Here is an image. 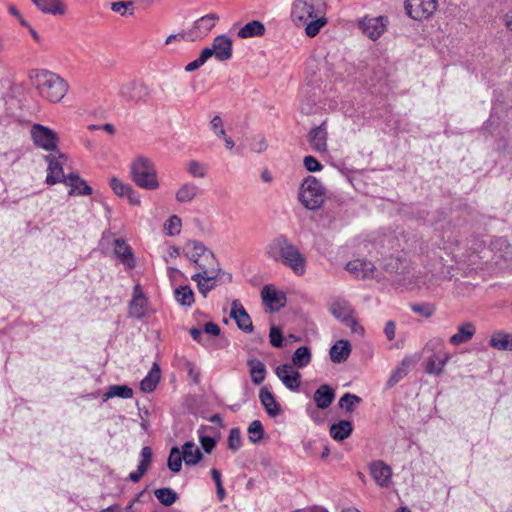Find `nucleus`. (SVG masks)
<instances>
[{
	"label": "nucleus",
	"instance_id": "nucleus-1",
	"mask_svg": "<svg viewBox=\"0 0 512 512\" xmlns=\"http://www.w3.org/2000/svg\"><path fill=\"white\" fill-rule=\"evenodd\" d=\"M324 0H295L291 16L297 25H305L307 36L314 37L326 25Z\"/></svg>",
	"mask_w": 512,
	"mask_h": 512
},
{
	"label": "nucleus",
	"instance_id": "nucleus-2",
	"mask_svg": "<svg viewBox=\"0 0 512 512\" xmlns=\"http://www.w3.org/2000/svg\"><path fill=\"white\" fill-rule=\"evenodd\" d=\"M268 258L289 267L296 275L301 276L306 271V258L285 235H278L266 246Z\"/></svg>",
	"mask_w": 512,
	"mask_h": 512
},
{
	"label": "nucleus",
	"instance_id": "nucleus-3",
	"mask_svg": "<svg viewBox=\"0 0 512 512\" xmlns=\"http://www.w3.org/2000/svg\"><path fill=\"white\" fill-rule=\"evenodd\" d=\"M29 80L38 94L52 103L60 102L68 91L67 82L49 70L32 69L29 72Z\"/></svg>",
	"mask_w": 512,
	"mask_h": 512
},
{
	"label": "nucleus",
	"instance_id": "nucleus-4",
	"mask_svg": "<svg viewBox=\"0 0 512 512\" xmlns=\"http://www.w3.org/2000/svg\"><path fill=\"white\" fill-rule=\"evenodd\" d=\"M130 172L137 186L146 190H155L159 187L155 165L150 159L144 156L136 157L131 163Z\"/></svg>",
	"mask_w": 512,
	"mask_h": 512
},
{
	"label": "nucleus",
	"instance_id": "nucleus-5",
	"mask_svg": "<svg viewBox=\"0 0 512 512\" xmlns=\"http://www.w3.org/2000/svg\"><path fill=\"white\" fill-rule=\"evenodd\" d=\"M326 189L314 176H307L299 188L298 199L308 210H317L324 203Z\"/></svg>",
	"mask_w": 512,
	"mask_h": 512
},
{
	"label": "nucleus",
	"instance_id": "nucleus-6",
	"mask_svg": "<svg viewBox=\"0 0 512 512\" xmlns=\"http://www.w3.org/2000/svg\"><path fill=\"white\" fill-rule=\"evenodd\" d=\"M183 253L200 271L207 270L208 265L216 262L214 254L199 241H188L183 247Z\"/></svg>",
	"mask_w": 512,
	"mask_h": 512
},
{
	"label": "nucleus",
	"instance_id": "nucleus-7",
	"mask_svg": "<svg viewBox=\"0 0 512 512\" xmlns=\"http://www.w3.org/2000/svg\"><path fill=\"white\" fill-rule=\"evenodd\" d=\"M219 20V16L216 13H209L198 18L192 25V27L180 34L182 39L189 41H196L206 37L209 32L215 27L216 22Z\"/></svg>",
	"mask_w": 512,
	"mask_h": 512
},
{
	"label": "nucleus",
	"instance_id": "nucleus-8",
	"mask_svg": "<svg viewBox=\"0 0 512 512\" xmlns=\"http://www.w3.org/2000/svg\"><path fill=\"white\" fill-rule=\"evenodd\" d=\"M151 94L150 88L143 82L131 80L120 86L118 95L125 102H145Z\"/></svg>",
	"mask_w": 512,
	"mask_h": 512
},
{
	"label": "nucleus",
	"instance_id": "nucleus-9",
	"mask_svg": "<svg viewBox=\"0 0 512 512\" xmlns=\"http://www.w3.org/2000/svg\"><path fill=\"white\" fill-rule=\"evenodd\" d=\"M31 137L37 147L46 151H55L58 147V135L50 128L41 124H34L32 126Z\"/></svg>",
	"mask_w": 512,
	"mask_h": 512
},
{
	"label": "nucleus",
	"instance_id": "nucleus-10",
	"mask_svg": "<svg viewBox=\"0 0 512 512\" xmlns=\"http://www.w3.org/2000/svg\"><path fill=\"white\" fill-rule=\"evenodd\" d=\"M404 7L412 19H427L436 11L437 0H405Z\"/></svg>",
	"mask_w": 512,
	"mask_h": 512
},
{
	"label": "nucleus",
	"instance_id": "nucleus-11",
	"mask_svg": "<svg viewBox=\"0 0 512 512\" xmlns=\"http://www.w3.org/2000/svg\"><path fill=\"white\" fill-rule=\"evenodd\" d=\"M45 161L48 163L46 182L50 185L58 182L64 183V179L67 177L63 172L65 156L63 154L58 156L50 154L45 156Z\"/></svg>",
	"mask_w": 512,
	"mask_h": 512
},
{
	"label": "nucleus",
	"instance_id": "nucleus-12",
	"mask_svg": "<svg viewBox=\"0 0 512 512\" xmlns=\"http://www.w3.org/2000/svg\"><path fill=\"white\" fill-rule=\"evenodd\" d=\"M388 20L386 17H364L359 21L362 32L370 39H378L386 30Z\"/></svg>",
	"mask_w": 512,
	"mask_h": 512
},
{
	"label": "nucleus",
	"instance_id": "nucleus-13",
	"mask_svg": "<svg viewBox=\"0 0 512 512\" xmlns=\"http://www.w3.org/2000/svg\"><path fill=\"white\" fill-rule=\"evenodd\" d=\"M219 268H213L211 270H203L192 275L191 279L197 283L199 292L203 297H207V294L213 290L216 286V278L219 273Z\"/></svg>",
	"mask_w": 512,
	"mask_h": 512
},
{
	"label": "nucleus",
	"instance_id": "nucleus-14",
	"mask_svg": "<svg viewBox=\"0 0 512 512\" xmlns=\"http://www.w3.org/2000/svg\"><path fill=\"white\" fill-rule=\"evenodd\" d=\"M275 374L287 389L298 391L301 384V374L297 370H294L290 364L279 365L275 369Z\"/></svg>",
	"mask_w": 512,
	"mask_h": 512
},
{
	"label": "nucleus",
	"instance_id": "nucleus-15",
	"mask_svg": "<svg viewBox=\"0 0 512 512\" xmlns=\"http://www.w3.org/2000/svg\"><path fill=\"white\" fill-rule=\"evenodd\" d=\"M230 317L236 322L237 327L245 333H251L253 331L252 320L240 303L239 300H233L231 304Z\"/></svg>",
	"mask_w": 512,
	"mask_h": 512
},
{
	"label": "nucleus",
	"instance_id": "nucleus-16",
	"mask_svg": "<svg viewBox=\"0 0 512 512\" xmlns=\"http://www.w3.org/2000/svg\"><path fill=\"white\" fill-rule=\"evenodd\" d=\"M330 311L335 318L340 319L346 326L350 327L353 332L358 333L363 331V328L351 317L350 308L346 302H334L330 307Z\"/></svg>",
	"mask_w": 512,
	"mask_h": 512
},
{
	"label": "nucleus",
	"instance_id": "nucleus-17",
	"mask_svg": "<svg viewBox=\"0 0 512 512\" xmlns=\"http://www.w3.org/2000/svg\"><path fill=\"white\" fill-rule=\"evenodd\" d=\"M345 269L355 278L367 279L373 277L376 267L366 259H354L346 264Z\"/></svg>",
	"mask_w": 512,
	"mask_h": 512
},
{
	"label": "nucleus",
	"instance_id": "nucleus-18",
	"mask_svg": "<svg viewBox=\"0 0 512 512\" xmlns=\"http://www.w3.org/2000/svg\"><path fill=\"white\" fill-rule=\"evenodd\" d=\"M370 474L382 488H388L391 484L392 469L389 465L381 460L373 461L369 465Z\"/></svg>",
	"mask_w": 512,
	"mask_h": 512
},
{
	"label": "nucleus",
	"instance_id": "nucleus-19",
	"mask_svg": "<svg viewBox=\"0 0 512 512\" xmlns=\"http://www.w3.org/2000/svg\"><path fill=\"white\" fill-rule=\"evenodd\" d=\"M308 140L312 148L319 153L327 151V129L326 121L313 128L308 134Z\"/></svg>",
	"mask_w": 512,
	"mask_h": 512
},
{
	"label": "nucleus",
	"instance_id": "nucleus-20",
	"mask_svg": "<svg viewBox=\"0 0 512 512\" xmlns=\"http://www.w3.org/2000/svg\"><path fill=\"white\" fill-rule=\"evenodd\" d=\"M214 56L219 61H226L232 57V41L226 35H219L212 43Z\"/></svg>",
	"mask_w": 512,
	"mask_h": 512
},
{
	"label": "nucleus",
	"instance_id": "nucleus-21",
	"mask_svg": "<svg viewBox=\"0 0 512 512\" xmlns=\"http://www.w3.org/2000/svg\"><path fill=\"white\" fill-rule=\"evenodd\" d=\"M64 184L71 188L68 192L69 195H90L92 193V189L86 181L75 173L68 174L64 179Z\"/></svg>",
	"mask_w": 512,
	"mask_h": 512
},
{
	"label": "nucleus",
	"instance_id": "nucleus-22",
	"mask_svg": "<svg viewBox=\"0 0 512 512\" xmlns=\"http://www.w3.org/2000/svg\"><path fill=\"white\" fill-rule=\"evenodd\" d=\"M259 399L266 413L270 417H276L281 413V406L276 401L275 396L267 387H262L259 392Z\"/></svg>",
	"mask_w": 512,
	"mask_h": 512
},
{
	"label": "nucleus",
	"instance_id": "nucleus-23",
	"mask_svg": "<svg viewBox=\"0 0 512 512\" xmlns=\"http://www.w3.org/2000/svg\"><path fill=\"white\" fill-rule=\"evenodd\" d=\"M114 253L126 267L131 269L135 266L132 250L122 238L115 239Z\"/></svg>",
	"mask_w": 512,
	"mask_h": 512
},
{
	"label": "nucleus",
	"instance_id": "nucleus-24",
	"mask_svg": "<svg viewBox=\"0 0 512 512\" xmlns=\"http://www.w3.org/2000/svg\"><path fill=\"white\" fill-rule=\"evenodd\" d=\"M476 333V327L472 322H466L458 327L457 333L452 335L449 342L458 346L470 341Z\"/></svg>",
	"mask_w": 512,
	"mask_h": 512
},
{
	"label": "nucleus",
	"instance_id": "nucleus-25",
	"mask_svg": "<svg viewBox=\"0 0 512 512\" xmlns=\"http://www.w3.org/2000/svg\"><path fill=\"white\" fill-rule=\"evenodd\" d=\"M335 398L334 390L327 384L321 385L314 393L313 399L319 409H327Z\"/></svg>",
	"mask_w": 512,
	"mask_h": 512
},
{
	"label": "nucleus",
	"instance_id": "nucleus-26",
	"mask_svg": "<svg viewBox=\"0 0 512 512\" xmlns=\"http://www.w3.org/2000/svg\"><path fill=\"white\" fill-rule=\"evenodd\" d=\"M489 345L497 350L512 351V334L505 331L494 332Z\"/></svg>",
	"mask_w": 512,
	"mask_h": 512
},
{
	"label": "nucleus",
	"instance_id": "nucleus-27",
	"mask_svg": "<svg viewBox=\"0 0 512 512\" xmlns=\"http://www.w3.org/2000/svg\"><path fill=\"white\" fill-rule=\"evenodd\" d=\"M350 352V343L347 340H339L330 349L331 361L334 363H342L347 360Z\"/></svg>",
	"mask_w": 512,
	"mask_h": 512
},
{
	"label": "nucleus",
	"instance_id": "nucleus-28",
	"mask_svg": "<svg viewBox=\"0 0 512 512\" xmlns=\"http://www.w3.org/2000/svg\"><path fill=\"white\" fill-rule=\"evenodd\" d=\"M182 455L186 465L193 466L198 464L203 458L201 450L193 441H188L182 446Z\"/></svg>",
	"mask_w": 512,
	"mask_h": 512
},
{
	"label": "nucleus",
	"instance_id": "nucleus-29",
	"mask_svg": "<svg viewBox=\"0 0 512 512\" xmlns=\"http://www.w3.org/2000/svg\"><path fill=\"white\" fill-rule=\"evenodd\" d=\"M247 365L249 367V373L251 377V381L255 385L261 384L266 377V367L264 363L258 359H248Z\"/></svg>",
	"mask_w": 512,
	"mask_h": 512
},
{
	"label": "nucleus",
	"instance_id": "nucleus-30",
	"mask_svg": "<svg viewBox=\"0 0 512 512\" xmlns=\"http://www.w3.org/2000/svg\"><path fill=\"white\" fill-rule=\"evenodd\" d=\"M353 431L352 423L348 420H340L330 427V435L336 441H343L348 438Z\"/></svg>",
	"mask_w": 512,
	"mask_h": 512
},
{
	"label": "nucleus",
	"instance_id": "nucleus-31",
	"mask_svg": "<svg viewBox=\"0 0 512 512\" xmlns=\"http://www.w3.org/2000/svg\"><path fill=\"white\" fill-rule=\"evenodd\" d=\"M265 33V26L258 20H253L245 24L237 33L239 38L246 39L252 37L263 36Z\"/></svg>",
	"mask_w": 512,
	"mask_h": 512
},
{
	"label": "nucleus",
	"instance_id": "nucleus-32",
	"mask_svg": "<svg viewBox=\"0 0 512 512\" xmlns=\"http://www.w3.org/2000/svg\"><path fill=\"white\" fill-rule=\"evenodd\" d=\"M160 380V368L154 363L147 376L140 382V389L143 392H152L155 390Z\"/></svg>",
	"mask_w": 512,
	"mask_h": 512
},
{
	"label": "nucleus",
	"instance_id": "nucleus-33",
	"mask_svg": "<svg viewBox=\"0 0 512 512\" xmlns=\"http://www.w3.org/2000/svg\"><path fill=\"white\" fill-rule=\"evenodd\" d=\"M448 360H449V355L446 353H444L443 355L433 354L427 360L426 372L429 374H436V375L441 374L443 372V368L446 365Z\"/></svg>",
	"mask_w": 512,
	"mask_h": 512
},
{
	"label": "nucleus",
	"instance_id": "nucleus-34",
	"mask_svg": "<svg viewBox=\"0 0 512 512\" xmlns=\"http://www.w3.org/2000/svg\"><path fill=\"white\" fill-rule=\"evenodd\" d=\"M200 193V189L197 185L193 183H185L183 184L176 192V200L179 203H189L191 202L198 194Z\"/></svg>",
	"mask_w": 512,
	"mask_h": 512
},
{
	"label": "nucleus",
	"instance_id": "nucleus-35",
	"mask_svg": "<svg viewBox=\"0 0 512 512\" xmlns=\"http://www.w3.org/2000/svg\"><path fill=\"white\" fill-rule=\"evenodd\" d=\"M147 310L146 297H132L129 308L128 316L136 319H141L145 316Z\"/></svg>",
	"mask_w": 512,
	"mask_h": 512
},
{
	"label": "nucleus",
	"instance_id": "nucleus-36",
	"mask_svg": "<svg viewBox=\"0 0 512 512\" xmlns=\"http://www.w3.org/2000/svg\"><path fill=\"white\" fill-rule=\"evenodd\" d=\"M133 396V390L127 385H111L107 391L103 394V401H107L110 398L119 397L122 399H129Z\"/></svg>",
	"mask_w": 512,
	"mask_h": 512
},
{
	"label": "nucleus",
	"instance_id": "nucleus-37",
	"mask_svg": "<svg viewBox=\"0 0 512 512\" xmlns=\"http://www.w3.org/2000/svg\"><path fill=\"white\" fill-rule=\"evenodd\" d=\"M175 299L181 306L191 307L195 301L194 292L188 285H182L174 291Z\"/></svg>",
	"mask_w": 512,
	"mask_h": 512
},
{
	"label": "nucleus",
	"instance_id": "nucleus-38",
	"mask_svg": "<svg viewBox=\"0 0 512 512\" xmlns=\"http://www.w3.org/2000/svg\"><path fill=\"white\" fill-rule=\"evenodd\" d=\"M34 5L44 13L63 14L64 8L58 0H31Z\"/></svg>",
	"mask_w": 512,
	"mask_h": 512
},
{
	"label": "nucleus",
	"instance_id": "nucleus-39",
	"mask_svg": "<svg viewBox=\"0 0 512 512\" xmlns=\"http://www.w3.org/2000/svg\"><path fill=\"white\" fill-rule=\"evenodd\" d=\"M212 429L213 428L210 426L201 425L197 431L201 446L203 450L208 454H210L216 446V439L213 436L207 434V431Z\"/></svg>",
	"mask_w": 512,
	"mask_h": 512
},
{
	"label": "nucleus",
	"instance_id": "nucleus-40",
	"mask_svg": "<svg viewBox=\"0 0 512 512\" xmlns=\"http://www.w3.org/2000/svg\"><path fill=\"white\" fill-rule=\"evenodd\" d=\"M293 364L298 368L306 367L311 362V351L307 346L295 350L292 356Z\"/></svg>",
	"mask_w": 512,
	"mask_h": 512
},
{
	"label": "nucleus",
	"instance_id": "nucleus-41",
	"mask_svg": "<svg viewBox=\"0 0 512 512\" xmlns=\"http://www.w3.org/2000/svg\"><path fill=\"white\" fill-rule=\"evenodd\" d=\"M155 497L159 500L161 504L164 506H171L178 499L177 493L168 487L156 489L154 491Z\"/></svg>",
	"mask_w": 512,
	"mask_h": 512
},
{
	"label": "nucleus",
	"instance_id": "nucleus-42",
	"mask_svg": "<svg viewBox=\"0 0 512 512\" xmlns=\"http://www.w3.org/2000/svg\"><path fill=\"white\" fill-rule=\"evenodd\" d=\"M182 461L184 459L180 449L177 446L172 447L167 462L168 468L173 473H179L182 468Z\"/></svg>",
	"mask_w": 512,
	"mask_h": 512
},
{
	"label": "nucleus",
	"instance_id": "nucleus-43",
	"mask_svg": "<svg viewBox=\"0 0 512 512\" xmlns=\"http://www.w3.org/2000/svg\"><path fill=\"white\" fill-rule=\"evenodd\" d=\"M263 302L266 305L281 304V300L284 299L283 294L279 293L270 286H264L261 291Z\"/></svg>",
	"mask_w": 512,
	"mask_h": 512
},
{
	"label": "nucleus",
	"instance_id": "nucleus-44",
	"mask_svg": "<svg viewBox=\"0 0 512 512\" xmlns=\"http://www.w3.org/2000/svg\"><path fill=\"white\" fill-rule=\"evenodd\" d=\"M249 440L252 443H258L263 439L264 428L259 420L252 421L247 429Z\"/></svg>",
	"mask_w": 512,
	"mask_h": 512
},
{
	"label": "nucleus",
	"instance_id": "nucleus-45",
	"mask_svg": "<svg viewBox=\"0 0 512 512\" xmlns=\"http://www.w3.org/2000/svg\"><path fill=\"white\" fill-rule=\"evenodd\" d=\"M181 226H182L181 218L178 217L177 215H172L166 220V222L164 224V230L167 235L175 236L180 233Z\"/></svg>",
	"mask_w": 512,
	"mask_h": 512
},
{
	"label": "nucleus",
	"instance_id": "nucleus-46",
	"mask_svg": "<svg viewBox=\"0 0 512 512\" xmlns=\"http://www.w3.org/2000/svg\"><path fill=\"white\" fill-rule=\"evenodd\" d=\"M411 310L416 314H419L425 318H429L435 313L436 307L432 303L422 302V303L412 304Z\"/></svg>",
	"mask_w": 512,
	"mask_h": 512
},
{
	"label": "nucleus",
	"instance_id": "nucleus-47",
	"mask_svg": "<svg viewBox=\"0 0 512 512\" xmlns=\"http://www.w3.org/2000/svg\"><path fill=\"white\" fill-rule=\"evenodd\" d=\"M361 402V398L355 394L345 393L339 400V406L348 412L354 410V406Z\"/></svg>",
	"mask_w": 512,
	"mask_h": 512
},
{
	"label": "nucleus",
	"instance_id": "nucleus-48",
	"mask_svg": "<svg viewBox=\"0 0 512 512\" xmlns=\"http://www.w3.org/2000/svg\"><path fill=\"white\" fill-rule=\"evenodd\" d=\"M187 170L193 177L204 178L207 174V166L196 160H191L188 163Z\"/></svg>",
	"mask_w": 512,
	"mask_h": 512
},
{
	"label": "nucleus",
	"instance_id": "nucleus-49",
	"mask_svg": "<svg viewBox=\"0 0 512 512\" xmlns=\"http://www.w3.org/2000/svg\"><path fill=\"white\" fill-rule=\"evenodd\" d=\"M228 448L232 451H237L241 445V433L239 428H232L228 435Z\"/></svg>",
	"mask_w": 512,
	"mask_h": 512
},
{
	"label": "nucleus",
	"instance_id": "nucleus-50",
	"mask_svg": "<svg viewBox=\"0 0 512 512\" xmlns=\"http://www.w3.org/2000/svg\"><path fill=\"white\" fill-rule=\"evenodd\" d=\"M270 343L273 347L281 348L283 346V334L279 327L272 326L270 328Z\"/></svg>",
	"mask_w": 512,
	"mask_h": 512
},
{
	"label": "nucleus",
	"instance_id": "nucleus-51",
	"mask_svg": "<svg viewBox=\"0 0 512 512\" xmlns=\"http://www.w3.org/2000/svg\"><path fill=\"white\" fill-rule=\"evenodd\" d=\"M267 147H268V144L266 142V139L262 135L254 136L251 139L250 149L253 152L261 153V152L265 151L267 149Z\"/></svg>",
	"mask_w": 512,
	"mask_h": 512
},
{
	"label": "nucleus",
	"instance_id": "nucleus-52",
	"mask_svg": "<svg viewBox=\"0 0 512 512\" xmlns=\"http://www.w3.org/2000/svg\"><path fill=\"white\" fill-rule=\"evenodd\" d=\"M110 187L116 195L124 196L126 194V192L129 191L130 185L124 184L118 178L113 177L110 180Z\"/></svg>",
	"mask_w": 512,
	"mask_h": 512
},
{
	"label": "nucleus",
	"instance_id": "nucleus-53",
	"mask_svg": "<svg viewBox=\"0 0 512 512\" xmlns=\"http://www.w3.org/2000/svg\"><path fill=\"white\" fill-rule=\"evenodd\" d=\"M303 163H304L305 168L309 172H318V171H321L323 168L322 164L315 157H313L311 155L305 156Z\"/></svg>",
	"mask_w": 512,
	"mask_h": 512
},
{
	"label": "nucleus",
	"instance_id": "nucleus-54",
	"mask_svg": "<svg viewBox=\"0 0 512 512\" xmlns=\"http://www.w3.org/2000/svg\"><path fill=\"white\" fill-rule=\"evenodd\" d=\"M211 129L214 132V134L218 137L225 136V129L223 127L222 119L219 115H216L212 118L211 122Z\"/></svg>",
	"mask_w": 512,
	"mask_h": 512
},
{
	"label": "nucleus",
	"instance_id": "nucleus-55",
	"mask_svg": "<svg viewBox=\"0 0 512 512\" xmlns=\"http://www.w3.org/2000/svg\"><path fill=\"white\" fill-rule=\"evenodd\" d=\"M406 375V371L403 368L398 367L392 375L389 377L386 387L392 388L396 385L404 376Z\"/></svg>",
	"mask_w": 512,
	"mask_h": 512
},
{
	"label": "nucleus",
	"instance_id": "nucleus-56",
	"mask_svg": "<svg viewBox=\"0 0 512 512\" xmlns=\"http://www.w3.org/2000/svg\"><path fill=\"white\" fill-rule=\"evenodd\" d=\"M141 460L138 465H143L146 470H148L150 463L152 461V450L150 447L145 446L141 449Z\"/></svg>",
	"mask_w": 512,
	"mask_h": 512
},
{
	"label": "nucleus",
	"instance_id": "nucleus-57",
	"mask_svg": "<svg viewBox=\"0 0 512 512\" xmlns=\"http://www.w3.org/2000/svg\"><path fill=\"white\" fill-rule=\"evenodd\" d=\"M132 5H133V3L131 1H127V2L118 1V2L112 3L111 9H112V11L120 13L122 16H124L126 14L127 8Z\"/></svg>",
	"mask_w": 512,
	"mask_h": 512
},
{
	"label": "nucleus",
	"instance_id": "nucleus-58",
	"mask_svg": "<svg viewBox=\"0 0 512 512\" xmlns=\"http://www.w3.org/2000/svg\"><path fill=\"white\" fill-rule=\"evenodd\" d=\"M384 333L388 340H393L395 338L396 333V323L393 320H389L385 327H384Z\"/></svg>",
	"mask_w": 512,
	"mask_h": 512
},
{
	"label": "nucleus",
	"instance_id": "nucleus-59",
	"mask_svg": "<svg viewBox=\"0 0 512 512\" xmlns=\"http://www.w3.org/2000/svg\"><path fill=\"white\" fill-rule=\"evenodd\" d=\"M147 472L146 468L143 465H138L137 470L134 472H131L129 474V479L136 483L138 482L142 476Z\"/></svg>",
	"mask_w": 512,
	"mask_h": 512
},
{
	"label": "nucleus",
	"instance_id": "nucleus-60",
	"mask_svg": "<svg viewBox=\"0 0 512 512\" xmlns=\"http://www.w3.org/2000/svg\"><path fill=\"white\" fill-rule=\"evenodd\" d=\"M220 327L214 322H207L204 324V332L213 336L220 334Z\"/></svg>",
	"mask_w": 512,
	"mask_h": 512
},
{
	"label": "nucleus",
	"instance_id": "nucleus-61",
	"mask_svg": "<svg viewBox=\"0 0 512 512\" xmlns=\"http://www.w3.org/2000/svg\"><path fill=\"white\" fill-rule=\"evenodd\" d=\"M399 259L398 258H393L391 257L388 262L385 264V270L387 272H390V273H393V272H398L399 270Z\"/></svg>",
	"mask_w": 512,
	"mask_h": 512
},
{
	"label": "nucleus",
	"instance_id": "nucleus-62",
	"mask_svg": "<svg viewBox=\"0 0 512 512\" xmlns=\"http://www.w3.org/2000/svg\"><path fill=\"white\" fill-rule=\"evenodd\" d=\"M124 196H126L128 198L129 202L132 205H138L140 203L139 195L133 190V188L131 186L129 188V191H127Z\"/></svg>",
	"mask_w": 512,
	"mask_h": 512
},
{
	"label": "nucleus",
	"instance_id": "nucleus-63",
	"mask_svg": "<svg viewBox=\"0 0 512 512\" xmlns=\"http://www.w3.org/2000/svg\"><path fill=\"white\" fill-rule=\"evenodd\" d=\"M212 56H214V52H213L212 46L211 47H206V48H204L201 51L198 59L200 60V62H202L204 64Z\"/></svg>",
	"mask_w": 512,
	"mask_h": 512
},
{
	"label": "nucleus",
	"instance_id": "nucleus-64",
	"mask_svg": "<svg viewBox=\"0 0 512 512\" xmlns=\"http://www.w3.org/2000/svg\"><path fill=\"white\" fill-rule=\"evenodd\" d=\"M189 333H190V335H191V337L193 338L194 341H196L199 344L203 345V335H202V330L201 329L193 327V328L190 329Z\"/></svg>",
	"mask_w": 512,
	"mask_h": 512
}]
</instances>
